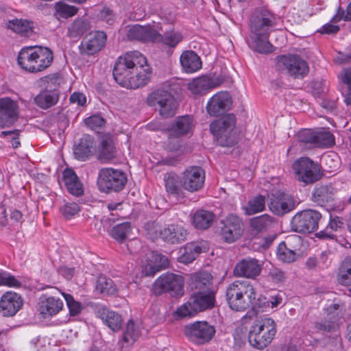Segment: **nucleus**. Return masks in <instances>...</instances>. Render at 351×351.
<instances>
[{"mask_svg": "<svg viewBox=\"0 0 351 351\" xmlns=\"http://www.w3.org/2000/svg\"><path fill=\"white\" fill-rule=\"evenodd\" d=\"M113 76L121 86L135 89L149 82L152 69L141 53L137 51H130L117 59Z\"/></svg>", "mask_w": 351, "mask_h": 351, "instance_id": "nucleus-1", "label": "nucleus"}, {"mask_svg": "<svg viewBox=\"0 0 351 351\" xmlns=\"http://www.w3.org/2000/svg\"><path fill=\"white\" fill-rule=\"evenodd\" d=\"M274 17L265 10L255 13L250 21V38L254 49L261 53H269L273 51V46L268 38L270 29L274 26Z\"/></svg>", "mask_w": 351, "mask_h": 351, "instance_id": "nucleus-2", "label": "nucleus"}, {"mask_svg": "<svg viewBox=\"0 0 351 351\" xmlns=\"http://www.w3.org/2000/svg\"><path fill=\"white\" fill-rule=\"evenodd\" d=\"M53 56L48 47H27L20 51L18 64L24 70L38 73L48 68L52 63Z\"/></svg>", "mask_w": 351, "mask_h": 351, "instance_id": "nucleus-3", "label": "nucleus"}, {"mask_svg": "<svg viewBox=\"0 0 351 351\" xmlns=\"http://www.w3.org/2000/svg\"><path fill=\"white\" fill-rule=\"evenodd\" d=\"M255 299V289L247 280H236L227 287L226 300L232 310L245 311L253 305Z\"/></svg>", "mask_w": 351, "mask_h": 351, "instance_id": "nucleus-4", "label": "nucleus"}, {"mask_svg": "<svg viewBox=\"0 0 351 351\" xmlns=\"http://www.w3.org/2000/svg\"><path fill=\"white\" fill-rule=\"evenodd\" d=\"M277 332L275 321L265 317L254 322L250 326L248 340L251 346L263 349L271 343Z\"/></svg>", "mask_w": 351, "mask_h": 351, "instance_id": "nucleus-5", "label": "nucleus"}, {"mask_svg": "<svg viewBox=\"0 0 351 351\" xmlns=\"http://www.w3.org/2000/svg\"><path fill=\"white\" fill-rule=\"evenodd\" d=\"M276 68L282 73L294 79L302 80L309 72L307 62L297 54H285L276 57Z\"/></svg>", "mask_w": 351, "mask_h": 351, "instance_id": "nucleus-6", "label": "nucleus"}, {"mask_svg": "<svg viewBox=\"0 0 351 351\" xmlns=\"http://www.w3.org/2000/svg\"><path fill=\"white\" fill-rule=\"evenodd\" d=\"M235 122L234 115L228 114L222 119L211 123L210 131L220 145L229 147L236 143Z\"/></svg>", "mask_w": 351, "mask_h": 351, "instance_id": "nucleus-7", "label": "nucleus"}, {"mask_svg": "<svg viewBox=\"0 0 351 351\" xmlns=\"http://www.w3.org/2000/svg\"><path fill=\"white\" fill-rule=\"evenodd\" d=\"M295 179L304 184H312L321 177L319 165L307 157H301L293 164Z\"/></svg>", "mask_w": 351, "mask_h": 351, "instance_id": "nucleus-8", "label": "nucleus"}, {"mask_svg": "<svg viewBox=\"0 0 351 351\" xmlns=\"http://www.w3.org/2000/svg\"><path fill=\"white\" fill-rule=\"evenodd\" d=\"M147 103L152 107H157L160 114L168 118L176 114V101L173 96L168 91L158 89L149 94Z\"/></svg>", "mask_w": 351, "mask_h": 351, "instance_id": "nucleus-9", "label": "nucleus"}, {"mask_svg": "<svg viewBox=\"0 0 351 351\" xmlns=\"http://www.w3.org/2000/svg\"><path fill=\"white\" fill-rule=\"evenodd\" d=\"M152 290L156 295L165 292H169L173 295H182L184 278L174 274H164L155 280Z\"/></svg>", "mask_w": 351, "mask_h": 351, "instance_id": "nucleus-10", "label": "nucleus"}, {"mask_svg": "<svg viewBox=\"0 0 351 351\" xmlns=\"http://www.w3.org/2000/svg\"><path fill=\"white\" fill-rule=\"evenodd\" d=\"M321 214L315 210H304L296 213L291 220L293 229L298 232L311 233L318 228Z\"/></svg>", "mask_w": 351, "mask_h": 351, "instance_id": "nucleus-11", "label": "nucleus"}, {"mask_svg": "<svg viewBox=\"0 0 351 351\" xmlns=\"http://www.w3.org/2000/svg\"><path fill=\"white\" fill-rule=\"evenodd\" d=\"M184 332L191 341L197 344H203L212 339L215 330L206 322H196L186 325Z\"/></svg>", "mask_w": 351, "mask_h": 351, "instance_id": "nucleus-12", "label": "nucleus"}, {"mask_svg": "<svg viewBox=\"0 0 351 351\" xmlns=\"http://www.w3.org/2000/svg\"><path fill=\"white\" fill-rule=\"evenodd\" d=\"M106 34L102 31H93L87 34L79 46L82 56H93L99 53L106 43Z\"/></svg>", "mask_w": 351, "mask_h": 351, "instance_id": "nucleus-13", "label": "nucleus"}, {"mask_svg": "<svg viewBox=\"0 0 351 351\" xmlns=\"http://www.w3.org/2000/svg\"><path fill=\"white\" fill-rule=\"evenodd\" d=\"M126 182L125 173L120 170L105 168L99 172V183L103 189L119 191L123 189Z\"/></svg>", "mask_w": 351, "mask_h": 351, "instance_id": "nucleus-14", "label": "nucleus"}, {"mask_svg": "<svg viewBox=\"0 0 351 351\" xmlns=\"http://www.w3.org/2000/svg\"><path fill=\"white\" fill-rule=\"evenodd\" d=\"M268 207L274 215L282 216L294 208V202L289 194L278 191L268 196Z\"/></svg>", "mask_w": 351, "mask_h": 351, "instance_id": "nucleus-15", "label": "nucleus"}, {"mask_svg": "<svg viewBox=\"0 0 351 351\" xmlns=\"http://www.w3.org/2000/svg\"><path fill=\"white\" fill-rule=\"evenodd\" d=\"M205 173L198 167L186 169L181 176V186L183 189L194 193L200 190L204 184Z\"/></svg>", "mask_w": 351, "mask_h": 351, "instance_id": "nucleus-16", "label": "nucleus"}, {"mask_svg": "<svg viewBox=\"0 0 351 351\" xmlns=\"http://www.w3.org/2000/svg\"><path fill=\"white\" fill-rule=\"evenodd\" d=\"M221 84V80L219 77L202 75L191 80L187 84V88L193 95L202 96L218 87Z\"/></svg>", "mask_w": 351, "mask_h": 351, "instance_id": "nucleus-17", "label": "nucleus"}, {"mask_svg": "<svg viewBox=\"0 0 351 351\" xmlns=\"http://www.w3.org/2000/svg\"><path fill=\"white\" fill-rule=\"evenodd\" d=\"M223 224L221 234L223 239L228 243L235 241L243 232V223L235 215H228L223 221Z\"/></svg>", "mask_w": 351, "mask_h": 351, "instance_id": "nucleus-18", "label": "nucleus"}, {"mask_svg": "<svg viewBox=\"0 0 351 351\" xmlns=\"http://www.w3.org/2000/svg\"><path fill=\"white\" fill-rule=\"evenodd\" d=\"M19 106L10 97L0 98V128L14 123L19 117Z\"/></svg>", "mask_w": 351, "mask_h": 351, "instance_id": "nucleus-19", "label": "nucleus"}, {"mask_svg": "<svg viewBox=\"0 0 351 351\" xmlns=\"http://www.w3.org/2000/svg\"><path fill=\"white\" fill-rule=\"evenodd\" d=\"M169 264L167 258L156 252H150L147 254L145 262L141 266L142 274L145 276H153L161 269L165 268Z\"/></svg>", "mask_w": 351, "mask_h": 351, "instance_id": "nucleus-20", "label": "nucleus"}, {"mask_svg": "<svg viewBox=\"0 0 351 351\" xmlns=\"http://www.w3.org/2000/svg\"><path fill=\"white\" fill-rule=\"evenodd\" d=\"M230 104L231 98L229 93L226 91H220L208 100L206 110L210 116L217 117L228 110Z\"/></svg>", "mask_w": 351, "mask_h": 351, "instance_id": "nucleus-21", "label": "nucleus"}, {"mask_svg": "<svg viewBox=\"0 0 351 351\" xmlns=\"http://www.w3.org/2000/svg\"><path fill=\"white\" fill-rule=\"evenodd\" d=\"M207 249V243L204 241L188 243L180 248L178 261L185 265L189 264L195 261L199 254L206 252Z\"/></svg>", "mask_w": 351, "mask_h": 351, "instance_id": "nucleus-22", "label": "nucleus"}, {"mask_svg": "<svg viewBox=\"0 0 351 351\" xmlns=\"http://www.w3.org/2000/svg\"><path fill=\"white\" fill-rule=\"evenodd\" d=\"M63 302L53 296L42 295L38 303V311L45 319L59 313L63 308Z\"/></svg>", "mask_w": 351, "mask_h": 351, "instance_id": "nucleus-23", "label": "nucleus"}, {"mask_svg": "<svg viewBox=\"0 0 351 351\" xmlns=\"http://www.w3.org/2000/svg\"><path fill=\"white\" fill-rule=\"evenodd\" d=\"M160 234L164 241L171 244H179L186 239L188 232L181 223H172L164 226Z\"/></svg>", "mask_w": 351, "mask_h": 351, "instance_id": "nucleus-24", "label": "nucleus"}, {"mask_svg": "<svg viewBox=\"0 0 351 351\" xmlns=\"http://www.w3.org/2000/svg\"><path fill=\"white\" fill-rule=\"evenodd\" d=\"M23 300L14 291H7L0 300V311L3 316H13L21 308Z\"/></svg>", "mask_w": 351, "mask_h": 351, "instance_id": "nucleus-25", "label": "nucleus"}, {"mask_svg": "<svg viewBox=\"0 0 351 351\" xmlns=\"http://www.w3.org/2000/svg\"><path fill=\"white\" fill-rule=\"evenodd\" d=\"M261 271V264L255 258H246L239 261L234 269L237 276L254 278Z\"/></svg>", "mask_w": 351, "mask_h": 351, "instance_id": "nucleus-26", "label": "nucleus"}, {"mask_svg": "<svg viewBox=\"0 0 351 351\" xmlns=\"http://www.w3.org/2000/svg\"><path fill=\"white\" fill-rule=\"evenodd\" d=\"M97 316L114 332L119 330L123 324L121 316L105 306H101L97 309Z\"/></svg>", "mask_w": 351, "mask_h": 351, "instance_id": "nucleus-27", "label": "nucleus"}, {"mask_svg": "<svg viewBox=\"0 0 351 351\" xmlns=\"http://www.w3.org/2000/svg\"><path fill=\"white\" fill-rule=\"evenodd\" d=\"M340 305L338 304H333L328 307L327 318L324 321L317 322L315 323V328L320 331L330 332L335 330L338 325V316Z\"/></svg>", "mask_w": 351, "mask_h": 351, "instance_id": "nucleus-28", "label": "nucleus"}, {"mask_svg": "<svg viewBox=\"0 0 351 351\" xmlns=\"http://www.w3.org/2000/svg\"><path fill=\"white\" fill-rule=\"evenodd\" d=\"M189 300L196 313L213 307L215 300L212 291L195 293Z\"/></svg>", "mask_w": 351, "mask_h": 351, "instance_id": "nucleus-29", "label": "nucleus"}, {"mask_svg": "<svg viewBox=\"0 0 351 351\" xmlns=\"http://www.w3.org/2000/svg\"><path fill=\"white\" fill-rule=\"evenodd\" d=\"M180 62L183 70L186 73H195L202 68L200 58L191 50L184 51L180 57Z\"/></svg>", "mask_w": 351, "mask_h": 351, "instance_id": "nucleus-30", "label": "nucleus"}, {"mask_svg": "<svg viewBox=\"0 0 351 351\" xmlns=\"http://www.w3.org/2000/svg\"><path fill=\"white\" fill-rule=\"evenodd\" d=\"M63 181L68 191L75 195L80 196L84 193L83 184L71 169L63 171Z\"/></svg>", "mask_w": 351, "mask_h": 351, "instance_id": "nucleus-31", "label": "nucleus"}, {"mask_svg": "<svg viewBox=\"0 0 351 351\" xmlns=\"http://www.w3.org/2000/svg\"><path fill=\"white\" fill-rule=\"evenodd\" d=\"M212 276L206 271L193 274L190 277V286L197 292H207L210 291Z\"/></svg>", "mask_w": 351, "mask_h": 351, "instance_id": "nucleus-32", "label": "nucleus"}, {"mask_svg": "<svg viewBox=\"0 0 351 351\" xmlns=\"http://www.w3.org/2000/svg\"><path fill=\"white\" fill-rule=\"evenodd\" d=\"M94 152L93 140L90 136H84L73 149L75 157L80 160H86Z\"/></svg>", "mask_w": 351, "mask_h": 351, "instance_id": "nucleus-33", "label": "nucleus"}, {"mask_svg": "<svg viewBox=\"0 0 351 351\" xmlns=\"http://www.w3.org/2000/svg\"><path fill=\"white\" fill-rule=\"evenodd\" d=\"M193 120L189 116L178 118L171 128L170 136L178 137L189 132L193 128Z\"/></svg>", "mask_w": 351, "mask_h": 351, "instance_id": "nucleus-34", "label": "nucleus"}, {"mask_svg": "<svg viewBox=\"0 0 351 351\" xmlns=\"http://www.w3.org/2000/svg\"><path fill=\"white\" fill-rule=\"evenodd\" d=\"M215 219L213 213L206 210H198L193 216V225L197 229H206L209 228Z\"/></svg>", "mask_w": 351, "mask_h": 351, "instance_id": "nucleus-35", "label": "nucleus"}, {"mask_svg": "<svg viewBox=\"0 0 351 351\" xmlns=\"http://www.w3.org/2000/svg\"><path fill=\"white\" fill-rule=\"evenodd\" d=\"M165 188L168 193L176 197H183L181 178L175 173H168L165 178Z\"/></svg>", "mask_w": 351, "mask_h": 351, "instance_id": "nucleus-36", "label": "nucleus"}, {"mask_svg": "<svg viewBox=\"0 0 351 351\" xmlns=\"http://www.w3.org/2000/svg\"><path fill=\"white\" fill-rule=\"evenodd\" d=\"M59 99V93L56 90L43 91L39 93L34 101L37 106L41 108H48L55 105Z\"/></svg>", "mask_w": 351, "mask_h": 351, "instance_id": "nucleus-37", "label": "nucleus"}, {"mask_svg": "<svg viewBox=\"0 0 351 351\" xmlns=\"http://www.w3.org/2000/svg\"><path fill=\"white\" fill-rule=\"evenodd\" d=\"M265 208V198L259 195L249 199L246 205L243 206V210L247 215H252L262 212Z\"/></svg>", "mask_w": 351, "mask_h": 351, "instance_id": "nucleus-38", "label": "nucleus"}, {"mask_svg": "<svg viewBox=\"0 0 351 351\" xmlns=\"http://www.w3.org/2000/svg\"><path fill=\"white\" fill-rule=\"evenodd\" d=\"M182 40L183 35L182 32L175 29L174 28H169V29H166L163 34H161V39H160V43L169 47L174 48Z\"/></svg>", "mask_w": 351, "mask_h": 351, "instance_id": "nucleus-39", "label": "nucleus"}, {"mask_svg": "<svg viewBox=\"0 0 351 351\" xmlns=\"http://www.w3.org/2000/svg\"><path fill=\"white\" fill-rule=\"evenodd\" d=\"M7 26L15 33L25 36H28L32 31V23L27 20L22 19L10 20Z\"/></svg>", "mask_w": 351, "mask_h": 351, "instance_id": "nucleus-40", "label": "nucleus"}, {"mask_svg": "<svg viewBox=\"0 0 351 351\" xmlns=\"http://www.w3.org/2000/svg\"><path fill=\"white\" fill-rule=\"evenodd\" d=\"M144 29L145 30L143 34L144 43H160L161 39L160 30L162 27L159 23L153 22L144 25Z\"/></svg>", "mask_w": 351, "mask_h": 351, "instance_id": "nucleus-41", "label": "nucleus"}, {"mask_svg": "<svg viewBox=\"0 0 351 351\" xmlns=\"http://www.w3.org/2000/svg\"><path fill=\"white\" fill-rule=\"evenodd\" d=\"M333 193L332 187L329 186H319L316 187L312 195L313 200L318 204L323 205L332 199Z\"/></svg>", "mask_w": 351, "mask_h": 351, "instance_id": "nucleus-42", "label": "nucleus"}, {"mask_svg": "<svg viewBox=\"0 0 351 351\" xmlns=\"http://www.w3.org/2000/svg\"><path fill=\"white\" fill-rule=\"evenodd\" d=\"M334 143V136L328 130L324 128L315 130V147H328Z\"/></svg>", "mask_w": 351, "mask_h": 351, "instance_id": "nucleus-43", "label": "nucleus"}, {"mask_svg": "<svg viewBox=\"0 0 351 351\" xmlns=\"http://www.w3.org/2000/svg\"><path fill=\"white\" fill-rule=\"evenodd\" d=\"M338 282L342 285H351V257H347L343 261L339 268Z\"/></svg>", "mask_w": 351, "mask_h": 351, "instance_id": "nucleus-44", "label": "nucleus"}, {"mask_svg": "<svg viewBox=\"0 0 351 351\" xmlns=\"http://www.w3.org/2000/svg\"><path fill=\"white\" fill-rule=\"evenodd\" d=\"M131 230L130 223L124 222L113 226L110 234L114 239L121 243L129 236Z\"/></svg>", "mask_w": 351, "mask_h": 351, "instance_id": "nucleus-45", "label": "nucleus"}, {"mask_svg": "<svg viewBox=\"0 0 351 351\" xmlns=\"http://www.w3.org/2000/svg\"><path fill=\"white\" fill-rule=\"evenodd\" d=\"M55 16L57 18L67 19L75 15L77 12V8L68 5L64 2L59 1L55 3Z\"/></svg>", "mask_w": 351, "mask_h": 351, "instance_id": "nucleus-46", "label": "nucleus"}, {"mask_svg": "<svg viewBox=\"0 0 351 351\" xmlns=\"http://www.w3.org/2000/svg\"><path fill=\"white\" fill-rule=\"evenodd\" d=\"M89 28L87 21L77 19L69 27L67 34L71 38H77Z\"/></svg>", "mask_w": 351, "mask_h": 351, "instance_id": "nucleus-47", "label": "nucleus"}, {"mask_svg": "<svg viewBox=\"0 0 351 351\" xmlns=\"http://www.w3.org/2000/svg\"><path fill=\"white\" fill-rule=\"evenodd\" d=\"M300 145L307 149L315 147V130L303 129L298 134Z\"/></svg>", "mask_w": 351, "mask_h": 351, "instance_id": "nucleus-48", "label": "nucleus"}, {"mask_svg": "<svg viewBox=\"0 0 351 351\" xmlns=\"http://www.w3.org/2000/svg\"><path fill=\"white\" fill-rule=\"evenodd\" d=\"M272 223L273 218L268 215L252 218L250 221L252 228L257 232H261L269 228Z\"/></svg>", "mask_w": 351, "mask_h": 351, "instance_id": "nucleus-49", "label": "nucleus"}, {"mask_svg": "<svg viewBox=\"0 0 351 351\" xmlns=\"http://www.w3.org/2000/svg\"><path fill=\"white\" fill-rule=\"evenodd\" d=\"M96 289L101 293L106 295H113L117 293V289L114 282L105 276L99 277Z\"/></svg>", "mask_w": 351, "mask_h": 351, "instance_id": "nucleus-50", "label": "nucleus"}, {"mask_svg": "<svg viewBox=\"0 0 351 351\" xmlns=\"http://www.w3.org/2000/svg\"><path fill=\"white\" fill-rule=\"evenodd\" d=\"M343 223L339 217L331 219L324 231L319 233V237L323 238L332 239L335 237L334 232L340 230L343 227Z\"/></svg>", "mask_w": 351, "mask_h": 351, "instance_id": "nucleus-51", "label": "nucleus"}, {"mask_svg": "<svg viewBox=\"0 0 351 351\" xmlns=\"http://www.w3.org/2000/svg\"><path fill=\"white\" fill-rule=\"evenodd\" d=\"M276 254L279 260L285 263H291L296 259L295 252L289 249L285 241L278 245Z\"/></svg>", "mask_w": 351, "mask_h": 351, "instance_id": "nucleus-52", "label": "nucleus"}, {"mask_svg": "<svg viewBox=\"0 0 351 351\" xmlns=\"http://www.w3.org/2000/svg\"><path fill=\"white\" fill-rule=\"evenodd\" d=\"M140 336V328L134 323L130 320L126 326V330L123 334V341L128 343H133Z\"/></svg>", "mask_w": 351, "mask_h": 351, "instance_id": "nucleus-53", "label": "nucleus"}, {"mask_svg": "<svg viewBox=\"0 0 351 351\" xmlns=\"http://www.w3.org/2000/svg\"><path fill=\"white\" fill-rule=\"evenodd\" d=\"M61 294L66 301L70 315L71 316H76L79 315L82 311V304L80 302L76 301L73 298V295L69 293L62 292Z\"/></svg>", "mask_w": 351, "mask_h": 351, "instance_id": "nucleus-54", "label": "nucleus"}, {"mask_svg": "<svg viewBox=\"0 0 351 351\" xmlns=\"http://www.w3.org/2000/svg\"><path fill=\"white\" fill-rule=\"evenodd\" d=\"M116 151L114 145L108 141L102 142L101 150L99 154L100 158L105 161H110L114 158Z\"/></svg>", "mask_w": 351, "mask_h": 351, "instance_id": "nucleus-55", "label": "nucleus"}, {"mask_svg": "<svg viewBox=\"0 0 351 351\" xmlns=\"http://www.w3.org/2000/svg\"><path fill=\"white\" fill-rule=\"evenodd\" d=\"M0 286L17 288L21 286V282L10 273L1 271H0Z\"/></svg>", "mask_w": 351, "mask_h": 351, "instance_id": "nucleus-56", "label": "nucleus"}, {"mask_svg": "<svg viewBox=\"0 0 351 351\" xmlns=\"http://www.w3.org/2000/svg\"><path fill=\"white\" fill-rule=\"evenodd\" d=\"M60 210L64 218L71 219L79 213L80 208L77 203L65 202Z\"/></svg>", "mask_w": 351, "mask_h": 351, "instance_id": "nucleus-57", "label": "nucleus"}, {"mask_svg": "<svg viewBox=\"0 0 351 351\" xmlns=\"http://www.w3.org/2000/svg\"><path fill=\"white\" fill-rule=\"evenodd\" d=\"M195 313H197L193 309L190 300H189L186 303L178 308L175 312V317L176 318L182 319L184 317H192Z\"/></svg>", "mask_w": 351, "mask_h": 351, "instance_id": "nucleus-58", "label": "nucleus"}, {"mask_svg": "<svg viewBox=\"0 0 351 351\" xmlns=\"http://www.w3.org/2000/svg\"><path fill=\"white\" fill-rule=\"evenodd\" d=\"M145 30L144 25L138 24L129 26L127 36L130 40H136L138 41H143V34Z\"/></svg>", "mask_w": 351, "mask_h": 351, "instance_id": "nucleus-59", "label": "nucleus"}, {"mask_svg": "<svg viewBox=\"0 0 351 351\" xmlns=\"http://www.w3.org/2000/svg\"><path fill=\"white\" fill-rule=\"evenodd\" d=\"M145 228L149 239L154 240L159 237L161 238V234L163 227L156 222H149L145 224Z\"/></svg>", "mask_w": 351, "mask_h": 351, "instance_id": "nucleus-60", "label": "nucleus"}, {"mask_svg": "<svg viewBox=\"0 0 351 351\" xmlns=\"http://www.w3.org/2000/svg\"><path fill=\"white\" fill-rule=\"evenodd\" d=\"M84 123L91 130H97L104 125L105 120L99 115H93L86 118Z\"/></svg>", "mask_w": 351, "mask_h": 351, "instance_id": "nucleus-61", "label": "nucleus"}, {"mask_svg": "<svg viewBox=\"0 0 351 351\" xmlns=\"http://www.w3.org/2000/svg\"><path fill=\"white\" fill-rule=\"evenodd\" d=\"M341 19L351 21V2L348 5L346 11L339 10L337 14L332 17V21L334 23H337Z\"/></svg>", "mask_w": 351, "mask_h": 351, "instance_id": "nucleus-62", "label": "nucleus"}, {"mask_svg": "<svg viewBox=\"0 0 351 351\" xmlns=\"http://www.w3.org/2000/svg\"><path fill=\"white\" fill-rule=\"evenodd\" d=\"M269 275L275 282H280L285 279V273L276 267L271 268L269 270Z\"/></svg>", "mask_w": 351, "mask_h": 351, "instance_id": "nucleus-63", "label": "nucleus"}, {"mask_svg": "<svg viewBox=\"0 0 351 351\" xmlns=\"http://www.w3.org/2000/svg\"><path fill=\"white\" fill-rule=\"evenodd\" d=\"M339 78L343 86H351V68L343 69L339 75Z\"/></svg>", "mask_w": 351, "mask_h": 351, "instance_id": "nucleus-64", "label": "nucleus"}]
</instances>
